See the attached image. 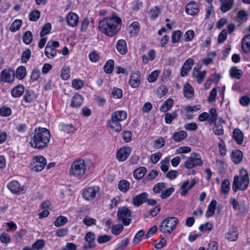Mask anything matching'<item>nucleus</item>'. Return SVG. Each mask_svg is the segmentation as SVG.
Instances as JSON below:
<instances>
[{
  "label": "nucleus",
  "mask_w": 250,
  "mask_h": 250,
  "mask_svg": "<svg viewBox=\"0 0 250 250\" xmlns=\"http://www.w3.org/2000/svg\"><path fill=\"white\" fill-rule=\"evenodd\" d=\"M51 29V25L50 23H46L42 28L40 32V36L43 37V36L49 33Z\"/></svg>",
  "instance_id": "nucleus-58"
},
{
  "label": "nucleus",
  "mask_w": 250,
  "mask_h": 250,
  "mask_svg": "<svg viewBox=\"0 0 250 250\" xmlns=\"http://www.w3.org/2000/svg\"><path fill=\"white\" fill-rule=\"evenodd\" d=\"M130 153L131 149L129 147H122L117 153V159L119 161L123 162L128 157Z\"/></svg>",
  "instance_id": "nucleus-13"
},
{
  "label": "nucleus",
  "mask_w": 250,
  "mask_h": 250,
  "mask_svg": "<svg viewBox=\"0 0 250 250\" xmlns=\"http://www.w3.org/2000/svg\"><path fill=\"white\" fill-rule=\"evenodd\" d=\"M111 116L121 123L126 119L127 113L124 110H118L113 112Z\"/></svg>",
  "instance_id": "nucleus-27"
},
{
  "label": "nucleus",
  "mask_w": 250,
  "mask_h": 250,
  "mask_svg": "<svg viewBox=\"0 0 250 250\" xmlns=\"http://www.w3.org/2000/svg\"><path fill=\"white\" fill-rule=\"evenodd\" d=\"M24 90V87L21 85H18L11 90V95L13 97L17 98L20 97Z\"/></svg>",
  "instance_id": "nucleus-36"
},
{
  "label": "nucleus",
  "mask_w": 250,
  "mask_h": 250,
  "mask_svg": "<svg viewBox=\"0 0 250 250\" xmlns=\"http://www.w3.org/2000/svg\"><path fill=\"white\" fill-rule=\"evenodd\" d=\"M66 20L69 26L75 27L78 24L79 16L75 13L69 12L66 16Z\"/></svg>",
  "instance_id": "nucleus-20"
},
{
  "label": "nucleus",
  "mask_w": 250,
  "mask_h": 250,
  "mask_svg": "<svg viewBox=\"0 0 250 250\" xmlns=\"http://www.w3.org/2000/svg\"><path fill=\"white\" fill-rule=\"evenodd\" d=\"M8 189L13 193H23L24 189L23 187H21L19 183L17 181H11L7 185Z\"/></svg>",
  "instance_id": "nucleus-15"
},
{
  "label": "nucleus",
  "mask_w": 250,
  "mask_h": 250,
  "mask_svg": "<svg viewBox=\"0 0 250 250\" xmlns=\"http://www.w3.org/2000/svg\"><path fill=\"white\" fill-rule=\"evenodd\" d=\"M238 236L237 229L235 227L230 228L226 234V238L231 241L236 240L238 238Z\"/></svg>",
  "instance_id": "nucleus-25"
},
{
  "label": "nucleus",
  "mask_w": 250,
  "mask_h": 250,
  "mask_svg": "<svg viewBox=\"0 0 250 250\" xmlns=\"http://www.w3.org/2000/svg\"><path fill=\"white\" fill-rule=\"evenodd\" d=\"M248 20V14L244 10H240L237 13L236 21L238 22L239 25L245 22Z\"/></svg>",
  "instance_id": "nucleus-33"
},
{
  "label": "nucleus",
  "mask_w": 250,
  "mask_h": 250,
  "mask_svg": "<svg viewBox=\"0 0 250 250\" xmlns=\"http://www.w3.org/2000/svg\"><path fill=\"white\" fill-rule=\"evenodd\" d=\"M249 184V181L241 178L240 179L238 176H235L232 184L233 190L234 192H236L238 190H244L247 188Z\"/></svg>",
  "instance_id": "nucleus-10"
},
{
  "label": "nucleus",
  "mask_w": 250,
  "mask_h": 250,
  "mask_svg": "<svg viewBox=\"0 0 250 250\" xmlns=\"http://www.w3.org/2000/svg\"><path fill=\"white\" fill-rule=\"evenodd\" d=\"M209 123L215 124L217 119V114L215 108H210L209 110Z\"/></svg>",
  "instance_id": "nucleus-43"
},
{
  "label": "nucleus",
  "mask_w": 250,
  "mask_h": 250,
  "mask_svg": "<svg viewBox=\"0 0 250 250\" xmlns=\"http://www.w3.org/2000/svg\"><path fill=\"white\" fill-rule=\"evenodd\" d=\"M141 83V77L140 72L137 71L132 73L130 80L129 84L132 88L139 87Z\"/></svg>",
  "instance_id": "nucleus-19"
},
{
  "label": "nucleus",
  "mask_w": 250,
  "mask_h": 250,
  "mask_svg": "<svg viewBox=\"0 0 250 250\" xmlns=\"http://www.w3.org/2000/svg\"><path fill=\"white\" fill-rule=\"evenodd\" d=\"M221 2L220 10L223 13L229 10L233 5L234 0H220Z\"/></svg>",
  "instance_id": "nucleus-28"
},
{
  "label": "nucleus",
  "mask_w": 250,
  "mask_h": 250,
  "mask_svg": "<svg viewBox=\"0 0 250 250\" xmlns=\"http://www.w3.org/2000/svg\"><path fill=\"white\" fill-rule=\"evenodd\" d=\"M203 162L200 155L198 153H192L184 164V167L188 169L192 168L197 166H201Z\"/></svg>",
  "instance_id": "nucleus-9"
},
{
  "label": "nucleus",
  "mask_w": 250,
  "mask_h": 250,
  "mask_svg": "<svg viewBox=\"0 0 250 250\" xmlns=\"http://www.w3.org/2000/svg\"><path fill=\"white\" fill-rule=\"evenodd\" d=\"M61 129L66 133H73L76 129L72 124H63L61 125Z\"/></svg>",
  "instance_id": "nucleus-47"
},
{
  "label": "nucleus",
  "mask_w": 250,
  "mask_h": 250,
  "mask_svg": "<svg viewBox=\"0 0 250 250\" xmlns=\"http://www.w3.org/2000/svg\"><path fill=\"white\" fill-rule=\"evenodd\" d=\"M124 227L121 224L114 225L111 228V232L115 235H119L123 231Z\"/></svg>",
  "instance_id": "nucleus-53"
},
{
  "label": "nucleus",
  "mask_w": 250,
  "mask_h": 250,
  "mask_svg": "<svg viewBox=\"0 0 250 250\" xmlns=\"http://www.w3.org/2000/svg\"><path fill=\"white\" fill-rule=\"evenodd\" d=\"M230 75L232 78H235L237 79H240L243 75L242 71L238 69L236 67H232L230 70Z\"/></svg>",
  "instance_id": "nucleus-42"
},
{
  "label": "nucleus",
  "mask_w": 250,
  "mask_h": 250,
  "mask_svg": "<svg viewBox=\"0 0 250 250\" xmlns=\"http://www.w3.org/2000/svg\"><path fill=\"white\" fill-rule=\"evenodd\" d=\"M213 225L210 222H207L200 226L199 229L201 231H210L213 228Z\"/></svg>",
  "instance_id": "nucleus-56"
},
{
  "label": "nucleus",
  "mask_w": 250,
  "mask_h": 250,
  "mask_svg": "<svg viewBox=\"0 0 250 250\" xmlns=\"http://www.w3.org/2000/svg\"><path fill=\"white\" fill-rule=\"evenodd\" d=\"M181 36V32L180 30H176L174 31L172 35V42L174 43L178 42L180 41Z\"/></svg>",
  "instance_id": "nucleus-60"
},
{
  "label": "nucleus",
  "mask_w": 250,
  "mask_h": 250,
  "mask_svg": "<svg viewBox=\"0 0 250 250\" xmlns=\"http://www.w3.org/2000/svg\"><path fill=\"white\" fill-rule=\"evenodd\" d=\"M232 137L235 142L239 145L241 144L244 140L243 132L238 128H235L233 131Z\"/></svg>",
  "instance_id": "nucleus-26"
},
{
  "label": "nucleus",
  "mask_w": 250,
  "mask_h": 250,
  "mask_svg": "<svg viewBox=\"0 0 250 250\" xmlns=\"http://www.w3.org/2000/svg\"><path fill=\"white\" fill-rule=\"evenodd\" d=\"M199 69L200 68L197 67L194 68L193 71V76L196 78L198 83L200 84L202 83L203 80L205 79L206 74V71H201Z\"/></svg>",
  "instance_id": "nucleus-23"
},
{
  "label": "nucleus",
  "mask_w": 250,
  "mask_h": 250,
  "mask_svg": "<svg viewBox=\"0 0 250 250\" xmlns=\"http://www.w3.org/2000/svg\"><path fill=\"white\" fill-rule=\"evenodd\" d=\"M86 171V165L83 159H77L71 164L69 174L74 178L80 179L83 177Z\"/></svg>",
  "instance_id": "nucleus-3"
},
{
  "label": "nucleus",
  "mask_w": 250,
  "mask_h": 250,
  "mask_svg": "<svg viewBox=\"0 0 250 250\" xmlns=\"http://www.w3.org/2000/svg\"><path fill=\"white\" fill-rule=\"evenodd\" d=\"M14 79V71L10 69H4L0 74V79L4 83H11Z\"/></svg>",
  "instance_id": "nucleus-11"
},
{
  "label": "nucleus",
  "mask_w": 250,
  "mask_h": 250,
  "mask_svg": "<svg viewBox=\"0 0 250 250\" xmlns=\"http://www.w3.org/2000/svg\"><path fill=\"white\" fill-rule=\"evenodd\" d=\"M121 123L111 116L110 119L107 121V125L114 132H120L122 130Z\"/></svg>",
  "instance_id": "nucleus-17"
},
{
  "label": "nucleus",
  "mask_w": 250,
  "mask_h": 250,
  "mask_svg": "<svg viewBox=\"0 0 250 250\" xmlns=\"http://www.w3.org/2000/svg\"><path fill=\"white\" fill-rule=\"evenodd\" d=\"M162 156V153L161 152H157L153 154L150 156V161L152 163H157L161 158Z\"/></svg>",
  "instance_id": "nucleus-62"
},
{
  "label": "nucleus",
  "mask_w": 250,
  "mask_h": 250,
  "mask_svg": "<svg viewBox=\"0 0 250 250\" xmlns=\"http://www.w3.org/2000/svg\"><path fill=\"white\" fill-rule=\"evenodd\" d=\"M31 54V51L29 49H25L21 54V61L22 62L26 63L29 59Z\"/></svg>",
  "instance_id": "nucleus-54"
},
{
  "label": "nucleus",
  "mask_w": 250,
  "mask_h": 250,
  "mask_svg": "<svg viewBox=\"0 0 250 250\" xmlns=\"http://www.w3.org/2000/svg\"><path fill=\"white\" fill-rule=\"evenodd\" d=\"M187 136V133L185 131L181 130L175 132L172 136V139L175 142H180L185 139Z\"/></svg>",
  "instance_id": "nucleus-34"
},
{
  "label": "nucleus",
  "mask_w": 250,
  "mask_h": 250,
  "mask_svg": "<svg viewBox=\"0 0 250 250\" xmlns=\"http://www.w3.org/2000/svg\"><path fill=\"white\" fill-rule=\"evenodd\" d=\"M70 68L68 67H63L62 69L61 76L62 79L67 80L70 78Z\"/></svg>",
  "instance_id": "nucleus-57"
},
{
  "label": "nucleus",
  "mask_w": 250,
  "mask_h": 250,
  "mask_svg": "<svg viewBox=\"0 0 250 250\" xmlns=\"http://www.w3.org/2000/svg\"><path fill=\"white\" fill-rule=\"evenodd\" d=\"M22 21L21 20H16L14 22L11 24L10 30L12 32H16L17 30H19L21 25Z\"/></svg>",
  "instance_id": "nucleus-52"
},
{
  "label": "nucleus",
  "mask_w": 250,
  "mask_h": 250,
  "mask_svg": "<svg viewBox=\"0 0 250 250\" xmlns=\"http://www.w3.org/2000/svg\"><path fill=\"white\" fill-rule=\"evenodd\" d=\"M46 164L47 160L43 156H36L33 157L31 169L36 172L41 171L44 168Z\"/></svg>",
  "instance_id": "nucleus-6"
},
{
  "label": "nucleus",
  "mask_w": 250,
  "mask_h": 250,
  "mask_svg": "<svg viewBox=\"0 0 250 250\" xmlns=\"http://www.w3.org/2000/svg\"><path fill=\"white\" fill-rule=\"evenodd\" d=\"M173 104V100L172 99H167L165 103L160 106V110L163 112L168 111L172 107Z\"/></svg>",
  "instance_id": "nucleus-40"
},
{
  "label": "nucleus",
  "mask_w": 250,
  "mask_h": 250,
  "mask_svg": "<svg viewBox=\"0 0 250 250\" xmlns=\"http://www.w3.org/2000/svg\"><path fill=\"white\" fill-rule=\"evenodd\" d=\"M121 19L115 15L111 17L105 18L99 22L98 28L105 35L112 37L120 30Z\"/></svg>",
  "instance_id": "nucleus-1"
},
{
  "label": "nucleus",
  "mask_w": 250,
  "mask_h": 250,
  "mask_svg": "<svg viewBox=\"0 0 250 250\" xmlns=\"http://www.w3.org/2000/svg\"><path fill=\"white\" fill-rule=\"evenodd\" d=\"M183 92L184 96L187 98H191L194 95V90L188 83L184 84Z\"/></svg>",
  "instance_id": "nucleus-32"
},
{
  "label": "nucleus",
  "mask_w": 250,
  "mask_h": 250,
  "mask_svg": "<svg viewBox=\"0 0 250 250\" xmlns=\"http://www.w3.org/2000/svg\"><path fill=\"white\" fill-rule=\"evenodd\" d=\"M83 101V97L79 94H75L72 98L71 105L74 107H80Z\"/></svg>",
  "instance_id": "nucleus-30"
},
{
  "label": "nucleus",
  "mask_w": 250,
  "mask_h": 250,
  "mask_svg": "<svg viewBox=\"0 0 250 250\" xmlns=\"http://www.w3.org/2000/svg\"><path fill=\"white\" fill-rule=\"evenodd\" d=\"M243 158L242 152L239 150H235L232 152L231 158L233 162L238 164L241 162Z\"/></svg>",
  "instance_id": "nucleus-31"
},
{
  "label": "nucleus",
  "mask_w": 250,
  "mask_h": 250,
  "mask_svg": "<svg viewBox=\"0 0 250 250\" xmlns=\"http://www.w3.org/2000/svg\"><path fill=\"white\" fill-rule=\"evenodd\" d=\"M118 186L121 191L126 193L129 189L130 184L125 180H122L119 182Z\"/></svg>",
  "instance_id": "nucleus-39"
},
{
  "label": "nucleus",
  "mask_w": 250,
  "mask_h": 250,
  "mask_svg": "<svg viewBox=\"0 0 250 250\" xmlns=\"http://www.w3.org/2000/svg\"><path fill=\"white\" fill-rule=\"evenodd\" d=\"M186 12L191 15L196 14L199 11V8L197 3L194 1L188 3L186 7Z\"/></svg>",
  "instance_id": "nucleus-22"
},
{
  "label": "nucleus",
  "mask_w": 250,
  "mask_h": 250,
  "mask_svg": "<svg viewBox=\"0 0 250 250\" xmlns=\"http://www.w3.org/2000/svg\"><path fill=\"white\" fill-rule=\"evenodd\" d=\"M167 183L164 182L158 183L153 187L152 191L155 194L160 193V197L165 199L169 197L175 191L173 187L167 188Z\"/></svg>",
  "instance_id": "nucleus-5"
},
{
  "label": "nucleus",
  "mask_w": 250,
  "mask_h": 250,
  "mask_svg": "<svg viewBox=\"0 0 250 250\" xmlns=\"http://www.w3.org/2000/svg\"><path fill=\"white\" fill-rule=\"evenodd\" d=\"M111 237L107 235H103L99 236L97 238V242L99 244L107 243L110 241Z\"/></svg>",
  "instance_id": "nucleus-61"
},
{
  "label": "nucleus",
  "mask_w": 250,
  "mask_h": 250,
  "mask_svg": "<svg viewBox=\"0 0 250 250\" xmlns=\"http://www.w3.org/2000/svg\"><path fill=\"white\" fill-rule=\"evenodd\" d=\"M37 98L36 94L32 91H27L24 95V100L26 103H32Z\"/></svg>",
  "instance_id": "nucleus-38"
},
{
  "label": "nucleus",
  "mask_w": 250,
  "mask_h": 250,
  "mask_svg": "<svg viewBox=\"0 0 250 250\" xmlns=\"http://www.w3.org/2000/svg\"><path fill=\"white\" fill-rule=\"evenodd\" d=\"M170 158L169 156L166 157L164 159L162 160L160 162L161 169L162 171L166 172L168 170V165L169 163Z\"/></svg>",
  "instance_id": "nucleus-46"
},
{
  "label": "nucleus",
  "mask_w": 250,
  "mask_h": 250,
  "mask_svg": "<svg viewBox=\"0 0 250 250\" xmlns=\"http://www.w3.org/2000/svg\"><path fill=\"white\" fill-rule=\"evenodd\" d=\"M29 144L30 146L38 149H42L48 145L50 139L49 130L45 128L38 127L30 135Z\"/></svg>",
  "instance_id": "nucleus-2"
},
{
  "label": "nucleus",
  "mask_w": 250,
  "mask_h": 250,
  "mask_svg": "<svg viewBox=\"0 0 250 250\" xmlns=\"http://www.w3.org/2000/svg\"><path fill=\"white\" fill-rule=\"evenodd\" d=\"M230 189L229 182L228 179H224L221 184V192L224 194L229 193Z\"/></svg>",
  "instance_id": "nucleus-50"
},
{
  "label": "nucleus",
  "mask_w": 250,
  "mask_h": 250,
  "mask_svg": "<svg viewBox=\"0 0 250 250\" xmlns=\"http://www.w3.org/2000/svg\"><path fill=\"white\" fill-rule=\"evenodd\" d=\"M100 189L98 186H91L84 188L83 197L86 201H92L100 194Z\"/></svg>",
  "instance_id": "nucleus-7"
},
{
  "label": "nucleus",
  "mask_w": 250,
  "mask_h": 250,
  "mask_svg": "<svg viewBox=\"0 0 250 250\" xmlns=\"http://www.w3.org/2000/svg\"><path fill=\"white\" fill-rule=\"evenodd\" d=\"M146 172V169L145 167L138 168L134 171V177L136 179H140L144 176Z\"/></svg>",
  "instance_id": "nucleus-37"
},
{
  "label": "nucleus",
  "mask_w": 250,
  "mask_h": 250,
  "mask_svg": "<svg viewBox=\"0 0 250 250\" xmlns=\"http://www.w3.org/2000/svg\"><path fill=\"white\" fill-rule=\"evenodd\" d=\"M140 29V24L138 22L134 21L129 26L127 31L130 37L136 36Z\"/></svg>",
  "instance_id": "nucleus-21"
},
{
  "label": "nucleus",
  "mask_w": 250,
  "mask_h": 250,
  "mask_svg": "<svg viewBox=\"0 0 250 250\" xmlns=\"http://www.w3.org/2000/svg\"><path fill=\"white\" fill-rule=\"evenodd\" d=\"M111 96L115 99H121L123 96L122 90L117 87H114L111 90Z\"/></svg>",
  "instance_id": "nucleus-45"
},
{
  "label": "nucleus",
  "mask_w": 250,
  "mask_h": 250,
  "mask_svg": "<svg viewBox=\"0 0 250 250\" xmlns=\"http://www.w3.org/2000/svg\"><path fill=\"white\" fill-rule=\"evenodd\" d=\"M242 50L246 53H250V34L246 35L241 42Z\"/></svg>",
  "instance_id": "nucleus-24"
},
{
  "label": "nucleus",
  "mask_w": 250,
  "mask_h": 250,
  "mask_svg": "<svg viewBox=\"0 0 250 250\" xmlns=\"http://www.w3.org/2000/svg\"><path fill=\"white\" fill-rule=\"evenodd\" d=\"M33 40V35L31 31H26L23 35L22 41L23 42L26 44H30Z\"/></svg>",
  "instance_id": "nucleus-49"
},
{
  "label": "nucleus",
  "mask_w": 250,
  "mask_h": 250,
  "mask_svg": "<svg viewBox=\"0 0 250 250\" xmlns=\"http://www.w3.org/2000/svg\"><path fill=\"white\" fill-rule=\"evenodd\" d=\"M165 144V139L162 137H160L154 141V147L157 148H160L163 147Z\"/></svg>",
  "instance_id": "nucleus-63"
},
{
  "label": "nucleus",
  "mask_w": 250,
  "mask_h": 250,
  "mask_svg": "<svg viewBox=\"0 0 250 250\" xmlns=\"http://www.w3.org/2000/svg\"><path fill=\"white\" fill-rule=\"evenodd\" d=\"M26 75V69L24 66L19 67L16 70V76L18 79H23Z\"/></svg>",
  "instance_id": "nucleus-51"
},
{
  "label": "nucleus",
  "mask_w": 250,
  "mask_h": 250,
  "mask_svg": "<svg viewBox=\"0 0 250 250\" xmlns=\"http://www.w3.org/2000/svg\"><path fill=\"white\" fill-rule=\"evenodd\" d=\"M145 235V232L143 230H140L135 236L133 243L135 244H137L139 243L143 238Z\"/></svg>",
  "instance_id": "nucleus-64"
},
{
  "label": "nucleus",
  "mask_w": 250,
  "mask_h": 250,
  "mask_svg": "<svg viewBox=\"0 0 250 250\" xmlns=\"http://www.w3.org/2000/svg\"><path fill=\"white\" fill-rule=\"evenodd\" d=\"M114 62L112 60L107 61L104 66V71L107 74H110L113 70Z\"/></svg>",
  "instance_id": "nucleus-44"
},
{
  "label": "nucleus",
  "mask_w": 250,
  "mask_h": 250,
  "mask_svg": "<svg viewBox=\"0 0 250 250\" xmlns=\"http://www.w3.org/2000/svg\"><path fill=\"white\" fill-rule=\"evenodd\" d=\"M131 214V212L129 209L125 207H123L118 209V219L122 221L125 226H128L130 223Z\"/></svg>",
  "instance_id": "nucleus-8"
},
{
  "label": "nucleus",
  "mask_w": 250,
  "mask_h": 250,
  "mask_svg": "<svg viewBox=\"0 0 250 250\" xmlns=\"http://www.w3.org/2000/svg\"><path fill=\"white\" fill-rule=\"evenodd\" d=\"M95 235L92 232L87 233L85 236L84 240L86 243L83 245L84 249H89L94 248L95 244Z\"/></svg>",
  "instance_id": "nucleus-12"
},
{
  "label": "nucleus",
  "mask_w": 250,
  "mask_h": 250,
  "mask_svg": "<svg viewBox=\"0 0 250 250\" xmlns=\"http://www.w3.org/2000/svg\"><path fill=\"white\" fill-rule=\"evenodd\" d=\"M179 219L175 217H168L161 223L159 230L164 233H171L177 227Z\"/></svg>",
  "instance_id": "nucleus-4"
},
{
  "label": "nucleus",
  "mask_w": 250,
  "mask_h": 250,
  "mask_svg": "<svg viewBox=\"0 0 250 250\" xmlns=\"http://www.w3.org/2000/svg\"><path fill=\"white\" fill-rule=\"evenodd\" d=\"M148 194L146 192H143L137 195L132 198V204L136 207H139L146 202L148 198Z\"/></svg>",
  "instance_id": "nucleus-16"
},
{
  "label": "nucleus",
  "mask_w": 250,
  "mask_h": 250,
  "mask_svg": "<svg viewBox=\"0 0 250 250\" xmlns=\"http://www.w3.org/2000/svg\"><path fill=\"white\" fill-rule=\"evenodd\" d=\"M40 17V12L37 10H33L30 12L29 16L30 21H36Z\"/></svg>",
  "instance_id": "nucleus-55"
},
{
  "label": "nucleus",
  "mask_w": 250,
  "mask_h": 250,
  "mask_svg": "<svg viewBox=\"0 0 250 250\" xmlns=\"http://www.w3.org/2000/svg\"><path fill=\"white\" fill-rule=\"evenodd\" d=\"M217 202L215 200H212L209 204L208 209L206 212V216L208 218L212 216L215 211Z\"/></svg>",
  "instance_id": "nucleus-35"
},
{
  "label": "nucleus",
  "mask_w": 250,
  "mask_h": 250,
  "mask_svg": "<svg viewBox=\"0 0 250 250\" xmlns=\"http://www.w3.org/2000/svg\"><path fill=\"white\" fill-rule=\"evenodd\" d=\"M67 218L63 216H59L54 223L55 226L59 227L64 225L67 222Z\"/></svg>",
  "instance_id": "nucleus-48"
},
{
  "label": "nucleus",
  "mask_w": 250,
  "mask_h": 250,
  "mask_svg": "<svg viewBox=\"0 0 250 250\" xmlns=\"http://www.w3.org/2000/svg\"><path fill=\"white\" fill-rule=\"evenodd\" d=\"M45 55L48 58L54 57L57 54L56 49L47 44L44 51Z\"/></svg>",
  "instance_id": "nucleus-41"
},
{
  "label": "nucleus",
  "mask_w": 250,
  "mask_h": 250,
  "mask_svg": "<svg viewBox=\"0 0 250 250\" xmlns=\"http://www.w3.org/2000/svg\"><path fill=\"white\" fill-rule=\"evenodd\" d=\"M194 61L192 58H189L186 60L181 68V76L185 77L187 75L188 72L191 69L192 65L194 64Z\"/></svg>",
  "instance_id": "nucleus-18"
},
{
  "label": "nucleus",
  "mask_w": 250,
  "mask_h": 250,
  "mask_svg": "<svg viewBox=\"0 0 250 250\" xmlns=\"http://www.w3.org/2000/svg\"><path fill=\"white\" fill-rule=\"evenodd\" d=\"M117 51L121 54H125L127 51L126 42L124 40H119L116 43Z\"/></svg>",
  "instance_id": "nucleus-29"
},
{
  "label": "nucleus",
  "mask_w": 250,
  "mask_h": 250,
  "mask_svg": "<svg viewBox=\"0 0 250 250\" xmlns=\"http://www.w3.org/2000/svg\"><path fill=\"white\" fill-rule=\"evenodd\" d=\"M45 245V241L42 239H39L32 244V247L34 250L42 249Z\"/></svg>",
  "instance_id": "nucleus-59"
},
{
  "label": "nucleus",
  "mask_w": 250,
  "mask_h": 250,
  "mask_svg": "<svg viewBox=\"0 0 250 250\" xmlns=\"http://www.w3.org/2000/svg\"><path fill=\"white\" fill-rule=\"evenodd\" d=\"M197 182L195 178L192 180L190 184H189L188 181L184 182L180 187L181 189L180 194L183 196L186 195L188 192L195 185Z\"/></svg>",
  "instance_id": "nucleus-14"
}]
</instances>
